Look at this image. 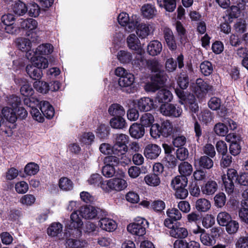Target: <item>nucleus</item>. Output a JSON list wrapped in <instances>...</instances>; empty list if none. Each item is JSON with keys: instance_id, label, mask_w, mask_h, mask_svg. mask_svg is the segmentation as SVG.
Wrapping results in <instances>:
<instances>
[{"instance_id": "nucleus-6", "label": "nucleus", "mask_w": 248, "mask_h": 248, "mask_svg": "<svg viewBox=\"0 0 248 248\" xmlns=\"http://www.w3.org/2000/svg\"><path fill=\"white\" fill-rule=\"evenodd\" d=\"M127 186L126 181L122 178H113L106 180L101 185V188L106 192L112 190L121 191Z\"/></svg>"}, {"instance_id": "nucleus-3", "label": "nucleus", "mask_w": 248, "mask_h": 248, "mask_svg": "<svg viewBox=\"0 0 248 248\" xmlns=\"http://www.w3.org/2000/svg\"><path fill=\"white\" fill-rule=\"evenodd\" d=\"M173 132L172 124L168 120L162 122L160 125L155 124L152 125L150 128V135L154 139L158 138L160 136L168 137Z\"/></svg>"}, {"instance_id": "nucleus-40", "label": "nucleus", "mask_w": 248, "mask_h": 248, "mask_svg": "<svg viewBox=\"0 0 248 248\" xmlns=\"http://www.w3.org/2000/svg\"><path fill=\"white\" fill-rule=\"evenodd\" d=\"M102 176L98 173L92 174L88 179L87 182L89 185L94 186H99L101 188V185L104 182Z\"/></svg>"}, {"instance_id": "nucleus-30", "label": "nucleus", "mask_w": 248, "mask_h": 248, "mask_svg": "<svg viewBox=\"0 0 248 248\" xmlns=\"http://www.w3.org/2000/svg\"><path fill=\"white\" fill-rule=\"evenodd\" d=\"M162 46L160 42L157 40H154L150 42L147 47V51L150 55L152 56L157 55L162 50Z\"/></svg>"}, {"instance_id": "nucleus-5", "label": "nucleus", "mask_w": 248, "mask_h": 248, "mask_svg": "<svg viewBox=\"0 0 248 248\" xmlns=\"http://www.w3.org/2000/svg\"><path fill=\"white\" fill-rule=\"evenodd\" d=\"M167 79V75L165 71H160L152 76L151 82L147 83L145 90L147 92H155L162 86Z\"/></svg>"}, {"instance_id": "nucleus-35", "label": "nucleus", "mask_w": 248, "mask_h": 248, "mask_svg": "<svg viewBox=\"0 0 248 248\" xmlns=\"http://www.w3.org/2000/svg\"><path fill=\"white\" fill-rule=\"evenodd\" d=\"M15 109L5 107L2 110V114L4 117L9 122L14 123L17 119V115L15 113Z\"/></svg>"}, {"instance_id": "nucleus-55", "label": "nucleus", "mask_w": 248, "mask_h": 248, "mask_svg": "<svg viewBox=\"0 0 248 248\" xmlns=\"http://www.w3.org/2000/svg\"><path fill=\"white\" fill-rule=\"evenodd\" d=\"M39 170L38 165L34 163H28L25 167L24 171L28 175H33Z\"/></svg>"}, {"instance_id": "nucleus-18", "label": "nucleus", "mask_w": 248, "mask_h": 248, "mask_svg": "<svg viewBox=\"0 0 248 248\" xmlns=\"http://www.w3.org/2000/svg\"><path fill=\"white\" fill-rule=\"evenodd\" d=\"M210 157L207 155H203L199 158L195 160L194 165L206 169L212 168L214 165V162Z\"/></svg>"}, {"instance_id": "nucleus-9", "label": "nucleus", "mask_w": 248, "mask_h": 248, "mask_svg": "<svg viewBox=\"0 0 248 248\" xmlns=\"http://www.w3.org/2000/svg\"><path fill=\"white\" fill-rule=\"evenodd\" d=\"M159 109L161 113L163 115L175 118L179 117L183 112L181 107L169 103L162 104L160 107Z\"/></svg>"}, {"instance_id": "nucleus-31", "label": "nucleus", "mask_w": 248, "mask_h": 248, "mask_svg": "<svg viewBox=\"0 0 248 248\" xmlns=\"http://www.w3.org/2000/svg\"><path fill=\"white\" fill-rule=\"evenodd\" d=\"M172 94L171 92L167 89H161L157 93L156 99L159 102H168L171 101Z\"/></svg>"}, {"instance_id": "nucleus-20", "label": "nucleus", "mask_w": 248, "mask_h": 248, "mask_svg": "<svg viewBox=\"0 0 248 248\" xmlns=\"http://www.w3.org/2000/svg\"><path fill=\"white\" fill-rule=\"evenodd\" d=\"M217 189V184L215 181L210 180L201 187V191L206 195L214 194Z\"/></svg>"}, {"instance_id": "nucleus-13", "label": "nucleus", "mask_w": 248, "mask_h": 248, "mask_svg": "<svg viewBox=\"0 0 248 248\" xmlns=\"http://www.w3.org/2000/svg\"><path fill=\"white\" fill-rule=\"evenodd\" d=\"M28 60L31 61V64L41 69H45L48 66V61L44 57L40 56L34 51H29L26 54Z\"/></svg>"}, {"instance_id": "nucleus-34", "label": "nucleus", "mask_w": 248, "mask_h": 248, "mask_svg": "<svg viewBox=\"0 0 248 248\" xmlns=\"http://www.w3.org/2000/svg\"><path fill=\"white\" fill-rule=\"evenodd\" d=\"M157 2L160 7H163L167 11L173 12L176 8V0H157Z\"/></svg>"}, {"instance_id": "nucleus-10", "label": "nucleus", "mask_w": 248, "mask_h": 248, "mask_svg": "<svg viewBox=\"0 0 248 248\" xmlns=\"http://www.w3.org/2000/svg\"><path fill=\"white\" fill-rule=\"evenodd\" d=\"M192 232L195 234H200V241L204 246H211L216 243L215 237L213 235L207 233L204 229L199 226L192 230Z\"/></svg>"}, {"instance_id": "nucleus-11", "label": "nucleus", "mask_w": 248, "mask_h": 248, "mask_svg": "<svg viewBox=\"0 0 248 248\" xmlns=\"http://www.w3.org/2000/svg\"><path fill=\"white\" fill-rule=\"evenodd\" d=\"M232 5L229 6L228 10L229 14L231 17H238L242 10H244L246 6L248 4V0H232Z\"/></svg>"}, {"instance_id": "nucleus-8", "label": "nucleus", "mask_w": 248, "mask_h": 248, "mask_svg": "<svg viewBox=\"0 0 248 248\" xmlns=\"http://www.w3.org/2000/svg\"><path fill=\"white\" fill-rule=\"evenodd\" d=\"M147 225L146 220L142 217H138L136 222L127 226V230L131 234L142 236L145 233V226Z\"/></svg>"}, {"instance_id": "nucleus-38", "label": "nucleus", "mask_w": 248, "mask_h": 248, "mask_svg": "<svg viewBox=\"0 0 248 248\" xmlns=\"http://www.w3.org/2000/svg\"><path fill=\"white\" fill-rule=\"evenodd\" d=\"M134 81V75L131 73H126V75L119 78V84L121 87H128L131 86Z\"/></svg>"}, {"instance_id": "nucleus-49", "label": "nucleus", "mask_w": 248, "mask_h": 248, "mask_svg": "<svg viewBox=\"0 0 248 248\" xmlns=\"http://www.w3.org/2000/svg\"><path fill=\"white\" fill-rule=\"evenodd\" d=\"M231 220V216L226 212H220L217 216L218 223L222 226H226Z\"/></svg>"}, {"instance_id": "nucleus-28", "label": "nucleus", "mask_w": 248, "mask_h": 248, "mask_svg": "<svg viewBox=\"0 0 248 248\" xmlns=\"http://www.w3.org/2000/svg\"><path fill=\"white\" fill-rule=\"evenodd\" d=\"M16 45L18 48L22 51L26 52V54L29 51H34L31 49V43L28 39L20 38L16 39Z\"/></svg>"}, {"instance_id": "nucleus-48", "label": "nucleus", "mask_w": 248, "mask_h": 248, "mask_svg": "<svg viewBox=\"0 0 248 248\" xmlns=\"http://www.w3.org/2000/svg\"><path fill=\"white\" fill-rule=\"evenodd\" d=\"M214 131L217 136H225L228 132V127L225 124L218 123L215 125Z\"/></svg>"}, {"instance_id": "nucleus-23", "label": "nucleus", "mask_w": 248, "mask_h": 248, "mask_svg": "<svg viewBox=\"0 0 248 248\" xmlns=\"http://www.w3.org/2000/svg\"><path fill=\"white\" fill-rule=\"evenodd\" d=\"M13 12L18 16L24 15L28 11V7L26 4L20 1L17 0L15 2L12 6Z\"/></svg>"}, {"instance_id": "nucleus-12", "label": "nucleus", "mask_w": 248, "mask_h": 248, "mask_svg": "<svg viewBox=\"0 0 248 248\" xmlns=\"http://www.w3.org/2000/svg\"><path fill=\"white\" fill-rule=\"evenodd\" d=\"M148 35V32H135L131 34L127 38L129 47L133 50L139 49L140 44V39H144Z\"/></svg>"}, {"instance_id": "nucleus-14", "label": "nucleus", "mask_w": 248, "mask_h": 248, "mask_svg": "<svg viewBox=\"0 0 248 248\" xmlns=\"http://www.w3.org/2000/svg\"><path fill=\"white\" fill-rule=\"evenodd\" d=\"M161 153V148L156 144H150L147 145L144 150L145 157L150 159L157 158Z\"/></svg>"}, {"instance_id": "nucleus-32", "label": "nucleus", "mask_w": 248, "mask_h": 248, "mask_svg": "<svg viewBox=\"0 0 248 248\" xmlns=\"http://www.w3.org/2000/svg\"><path fill=\"white\" fill-rule=\"evenodd\" d=\"M143 16L147 18H152L156 15L155 8L150 4H144L141 8Z\"/></svg>"}, {"instance_id": "nucleus-52", "label": "nucleus", "mask_w": 248, "mask_h": 248, "mask_svg": "<svg viewBox=\"0 0 248 248\" xmlns=\"http://www.w3.org/2000/svg\"><path fill=\"white\" fill-rule=\"evenodd\" d=\"M200 70L204 76H209L213 70L212 64L209 61H204L201 64Z\"/></svg>"}, {"instance_id": "nucleus-57", "label": "nucleus", "mask_w": 248, "mask_h": 248, "mask_svg": "<svg viewBox=\"0 0 248 248\" xmlns=\"http://www.w3.org/2000/svg\"><path fill=\"white\" fill-rule=\"evenodd\" d=\"M167 214L168 217L171 218L172 220L176 221L180 220L182 217V215L180 212L176 208H171L168 209Z\"/></svg>"}, {"instance_id": "nucleus-15", "label": "nucleus", "mask_w": 248, "mask_h": 248, "mask_svg": "<svg viewBox=\"0 0 248 248\" xmlns=\"http://www.w3.org/2000/svg\"><path fill=\"white\" fill-rule=\"evenodd\" d=\"M138 108L141 111H148L154 107V101L149 97H143L136 103Z\"/></svg>"}, {"instance_id": "nucleus-63", "label": "nucleus", "mask_w": 248, "mask_h": 248, "mask_svg": "<svg viewBox=\"0 0 248 248\" xmlns=\"http://www.w3.org/2000/svg\"><path fill=\"white\" fill-rule=\"evenodd\" d=\"M35 197L31 194H26L23 196L20 199V202L27 206L31 205L35 201Z\"/></svg>"}, {"instance_id": "nucleus-44", "label": "nucleus", "mask_w": 248, "mask_h": 248, "mask_svg": "<svg viewBox=\"0 0 248 248\" xmlns=\"http://www.w3.org/2000/svg\"><path fill=\"white\" fill-rule=\"evenodd\" d=\"M140 124L143 127L152 126L154 122V117L150 113L142 114L140 118Z\"/></svg>"}, {"instance_id": "nucleus-50", "label": "nucleus", "mask_w": 248, "mask_h": 248, "mask_svg": "<svg viewBox=\"0 0 248 248\" xmlns=\"http://www.w3.org/2000/svg\"><path fill=\"white\" fill-rule=\"evenodd\" d=\"M117 58L121 63H127L131 62L133 57L130 53L121 50L118 53Z\"/></svg>"}, {"instance_id": "nucleus-61", "label": "nucleus", "mask_w": 248, "mask_h": 248, "mask_svg": "<svg viewBox=\"0 0 248 248\" xmlns=\"http://www.w3.org/2000/svg\"><path fill=\"white\" fill-rule=\"evenodd\" d=\"M28 14L30 16L36 17L38 16L40 13V8L39 6L35 2L30 3L29 6Z\"/></svg>"}, {"instance_id": "nucleus-4", "label": "nucleus", "mask_w": 248, "mask_h": 248, "mask_svg": "<svg viewBox=\"0 0 248 248\" xmlns=\"http://www.w3.org/2000/svg\"><path fill=\"white\" fill-rule=\"evenodd\" d=\"M129 137L123 133H117L113 136V154L117 155H124L127 151V144Z\"/></svg>"}, {"instance_id": "nucleus-41", "label": "nucleus", "mask_w": 248, "mask_h": 248, "mask_svg": "<svg viewBox=\"0 0 248 248\" xmlns=\"http://www.w3.org/2000/svg\"><path fill=\"white\" fill-rule=\"evenodd\" d=\"M111 126L115 129H123L125 127L126 122L123 116L114 117L110 120Z\"/></svg>"}, {"instance_id": "nucleus-19", "label": "nucleus", "mask_w": 248, "mask_h": 248, "mask_svg": "<svg viewBox=\"0 0 248 248\" xmlns=\"http://www.w3.org/2000/svg\"><path fill=\"white\" fill-rule=\"evenodd\" d=\"M80 215L83 218L91 219L95 218L97 215L96 209L92 206L81 207L79 211Z\"/></svg>"}, {"instance_id": "nucleus-60", "label": "nucleus", "mask_w": 248, "mask_h": 248, "mask_svg": "<svg viewBox=\"0 0 248 248\" xmlns=\"http://www.w3.org/2000/svg\"><path fill=\"white\" fill-rule=\"evenodd\" d=\"M166 165L170 168H173L177 165V161L175 156L171 154L166 155L163 160Z\"/></svg>"}, {"instance_id": "nucleus-42", "label": "nucleus", "mask_w": 248, "mask_h": 248, "mask_svg": "<svg viewBox=\"0 0 248 248\" xmlns=\"http://www.w3.org/2000/svg\"><path fill=\"white\" fill-rule=\"evenodd\" d=\"M73 183L72 181L67 177H62L59 181V186L63 191H70L73 188Z\"/></svg>"}, {"instance_id": "nucleus-22", "label": "nucleus", "mask_w": 248, "mask_h": 248, "mask_svg": "<svg viewBox=\"0 0 248 248\" xmlns=\"http://www.w3.org/2000/svg\"><path fill=\"white\" fill-rule=\"evenodd\" d=\"M26 70L29 77L34 80H38L42 78L41 69L37 68L32 64L27 65Z\"/></svg>"}, {"instance_id": "nucleus-25", "label": "nucleus", "mask_w": 248, "mask_h": 248, "mask_svg": "<svg viewBox=\"0 0 248 248\" xmlns=\"http://www.w3.org/2000/svg\"><path fill=\"white\" fill-rule=\"evenodd\" d=\"M211 206L210 202L205 198L199 199L195 202L196 209L199 212H207L210 209Z\"/></svg>"}, {"instance_id": "nucleus-1", "label": "nucleus", "mask_w": 248, "mask_h": 248, "mask_svg": "<svg viewBox=\"0 0 248 248\" xmlns=\"http://www.w3.org/2000/svg\"><path fill=\"white\" fill-rule=\"evenodd\" d=\"M117 20L121 26L132 31H154L155 30L153 23L142 22L136 15H133L129 17L128 14L122 12L118 16Z\"/></svg>"}, {"instance_id": "nucleus-39", "label": "nucleus", "mask_w": 248, "mask_h": 248, "mask_svg": "<svg viewBox=\"0 0 248 248\" xmlns=\"http://www.w3.org/2000/svg\"><path fill=\"white\" fill-rule=\"evenodd\" d=\"M37 25V22L32 18L26 19L21 23V28L27 31H32L35 30Z\"/></svg>"}, {"instance_id": "nucleus-36", "label": "nucleus", "mask_w": 248, "mask_h": 248, "mask_svg": "<svg viewBox=\"0 0 248 248\" xmlns=\"http://www.w3.org/2000/svg\"><path fill=\"white\" fill-rule=\"evenodd\" d=\"M53 51V46L49 43H45L39 45L34 52L37 54H38V55H48L51 53Z\"/></svg>"}, {"instance_id": "nucleus-58", "label": "nucleus", "mask_w": 248, "mask_h": 248, "mask_svg": "<svg viewBox=\"0 0 248 248\" xmlns=\"http://www.w3.org/2000/svg\"><path fill=\"white\" fill-rule=\"evenodd\" d=\"M120 161V159L114 155H109L106 156L104 159V163L105 165L113 167L116 166Z\"/></svg>"}, {"instance_id": "nucleus-54", "label": "nucleus", "mask_w": 248, "mask_h": 248, "mask_svg": "<svg viewBox=\"0 0 248 248\" xmlns=\"http://www.w3.org/2000/svg\"><path fill=\"white\" fill-rule=\"evenodd\" d=\"M164 37L169 47L172 50L175 49L176 44L172 32H166Z\"/></svg>"}, {"instance_id": "nucleus-17", "label": "nucleus", "mask_w": 248, "mask_h": 248, "mask_svg": "<svg viewBox=\"0 0 248 248\" xmlns=\"http://www.w3.org/2000/svg\"><path fill=\"white\" fill-rule=\"evenodd\" d=\"M98 225L102 230L109 232L114 231L117 227L115 221L108 217L101 218Z\"/></svg>"}, {"instance_id": "nucleus-16", "label": "nucleus", "mask_w": 248, "mask_h": 248, "mask_svg": "<svg viewBox=\"0 0 248 248\" xmlns=\"http://www.w3.org/2000/svg\"><path fill=\"white\" fill-rule=\"evenodd\" d=\"M129 134L131 137L139 139L142 138L145 134V129L140 124L135 123L129 127Z\"/></svg>"}, {"instance_id": "nucleus-45", "label": "nucleus", "mask_w": 248, "mask_h": 248, "mask_svg": "<svg viewBox=\"0 0 248 248\" xmlns=\"http://www.w3.org/2000/svg\"><path fill=\"white\" fill-rule=\"evenodd\" d=\"M62 229V225L59 223H53L48 228L47 230V234L51 236H57L60 233Z\"/></svg>"}, {"instance_id": "nucleus-2", "label": "nucleus", "mask_w": 248, "mask_h": 248, "mask_svg": "<svg viewBox=\"0 0 248 248\" xmlns=\"http://www.w3.org/2000/svg\"><path fill=\"white\" fill-rule=\"evenodd\" d=\"M83 225L81 219L77 211L72 213L70 216V220L65 225L64 235L66 237H75L80 234V229Z\"/></svg>"}, {"instance_id": "nucleus-46", "label": "nucleus", "mask_w": 248, "mask_h": 248, "mask_svg": "<svg viewBox=\"0 0 248 248\" xmlns=\"http://www.w3.org/2000/svg\"><path fill=\"white\" fill-rule=\"evenodd\" d=\"M147 68L151 70L152 72H155V74L159 73L160 71H164L160 70L161 65L155 59L148 60L146 62Z\"/></svg>"}, {"instance_id": "nucleus-51", "label": "nucleus", "mask_w": 248, "mask_h": 248, "mask_svg": "<svg viewBox=\"0 0 248 248\" xmlns=\"http://www.w3.org/2000/svg\"><path fill=\"white\" fill-rule=\"evenodd\" d=\"M33 87L41 93H46L49 90V85L47 83L39 80L34 82Z\"/></svg>"}, {"instance_id": "nucleus-37", "label": "nucleus", "mask_w": 248, "mask_h": 248, "mask_svg": "<svg viewBox=\"0 0 248 248\" xmlns=\"http://www.w3.org/2000/svg\"><path fill=\"white\" fill-rule=\"evenodd\" d=\"M15 20L14 16L11 14L4 15L1 17V21L5 26V30L14 29V22Z\"/></svg>"}, {"instance_id": "nucleus-29", "label": "nucleus", "mask_w": 248, "mask_h": 248, "mask_svg": "<svg viewBox=\"0 0 248 248\" xmlns=\"http://www.w3.org/2000/svg\"><path fill=\"white\" fill-rule=\"evenodd\" d=\"M144 180L146 185L150 186H157L160 184L159 176L156 173H150L146 175Z\"/></svg>"}, {"instance_id": "nucleus-26", "label": "nucleus", "mask_w": 248, "mask_h": 248, "mask_svg": "<svg viewBox=\"0 0 248 248\" xmlns=\"http://www.w3.org/2000/svg\"><path fill=\"white\" fill-rule=\"evenodd\" d=\"M187 182V178L185 176H177L171 180V186L174 190L186 187Z\"/></svg>"}, {"instance_id": "nucleus-33", "label": "nucleus", "mask_w": 248, "mask_h": 248, "mask_svg": "<svg viewBox=\"0 0 248 248\" xmlns=\"http://www.w3.org/2000/svg\"><path fill=\"white\" fill-rule=\"evenodd\" d=\"M19 83L21 86L20 88L21 94L25 96H30L33 94V90L25 79H21Z\"/></svg>"}, {"instance_id": "nucleus-64", "label": "nucleus", "mask_w": 248, "mask_h": 248, "mask_svg": "<svg viewBox=\"0 0 248 248\" xmlns=\"http://www.w3.org/2000/svg\"><path fill=\"white\" fill-rule=\"evenodd\" d=\"M236 248H248V235L241 236L235 243Z\"/></svg>"}, {"instance_id": "nucleus-53", "label": "nucleus", "mask_w": 248, "mask_h": 248, "mask_svg": "<svg viewBox=\"0 0 248 248\" xmlns=\"http://www.w3.org/2000/svg\"><path fill=\"white\" fill-rule=\"evenodd\" d=\"M213 118L212 112L208 110H203L198 115V118L200 121L205 124H207L211 122Z\"/></svg>"}, {"instance_id": "nucleus-7", "label": "nucleus", "mask_w": 248, "mask_h": 248, "mask_svg": "<svg viewBox=\"0 0 248 248\" xmlns=\"http://www.w3.org/2000/svg\"><path fill=\"white\" fill-rule=\"evenodd\" d=\"M238 177L237 171L233 169H228L227 175L222 176L224 188L228 194L233 192L234 187L233 182L237 180Z\"/></svg>"}, {"instance_id": "nucleus-24", "label": "nucleus", "mask_w": 248, "mask_h": 248, "mask_svg": "<svg viewBox=\"0 0 248 248\" xmlns=\"http://www.w3.org/2000/svg\"><path fill=\"white\" fill-rule=\"evenodd\" d=\"M171 236L177 238H185L188 235V231L185 228L175 226L170 231Z\"/></svg>"}, {"instance_id": "nucleus-27", "label": "nucleus", "mask_w": 248, "mask_h": 248, "mask_svg": "<svg viewBox=\"0 0 248 248\" xmlns=\"http://www.w3.org/2000/svg\"><path fill=\"white\" fill-rule=\"evenodd\" d=\"M109 114L114 117L124 116L125 111L123 106L118 104H113L108 108Z\"/></svg>"}, {"instance_id": "nucleus-47", "label": "nucleus", "mask_w": 248, "mask_h": 248, "mask_svg": "<svg viewBox=\"0 0 248 248\" xmlns=\"http://www.w3.org/2000/svg\"><path fill=\"white\" fill-rule=\"evenodd\" d=\"M65 238L67 239L66 242V247L68 248H80L84 247L85 245V242L81 241L79 240L75 239L73 238H68L69 237H66L64 235Z\"/></svg>"}, {"instance_id": "nucleus-59", "label": "nucleus", "mask_w": 248, "mask_h": 248, "mask_svg": "<svg viewBox=\"0 0 248 248\" xmlns=\"http://www.w3.org/2000/svg\"><path fill=\"white\" fill-rule=\"evenodd\" d=\"M239 226V224L236 221L231 220L226 225V230L229 234H234L237 232Z\"/></svg>"}, {"instance_id": "nucleus-56", "label": "nucleus", "mask_w": 248, "mask_h": 248, "mask_svg": "<svg viewBox=\"0 0 248 248\" xmlns=\"http://www.w3.org/2000/svg\"><path fill=\"white\" fill-rule=\"evenodd\" d=\"M109 133V127L104 124H100L96 129L97 136L101 139L106 138Z\"/></svg>"}, {"instance_id": "nucleus-43", "label": "nucleus", "mask_w": 248, "mask_h": 248, "mask_svg": "<svg viewBox=\"0 0 248 248\" xmlns=\"http://www.w3.org/2000/svg\"><path fill=\"white\" fill-rule=\"evenodd\" d=\"M193 170V168L189 163L187 162H182L179 165V171L182 175L186 177L187 176L190 175Z\"/></svg>"}, {"instance_id": "nucleus-21", "label": "nucleus", "mask_w": 248, "mask_h": 248, "mask_svg": "<svg viewBox=\"0 0 248 248\" xmlns=\"http://www.w3.org/2000/svg\"><path fill=\"white\" fill-rule=\"evenodd\" d=\"M40 106V108L44 116L48 119H51L54 116V109L48 102L41 101Z\"/></svg>"}, {"instance_id": "nucleus-62", "label": "nucleus", "mask_w": 248, "mask_h": 248, "mask_svg": "<svg viewBox=\"0 0 248 248\" xmlns=\"http://www.w3.org/2000/svg\"><path fill=\"white\" fill-rule=\"evenodd\" d=\"M221 100L216 97H212L208 103L209 107L213 110L219 109L221 106Z\"/></svg>"}]
</instances>
